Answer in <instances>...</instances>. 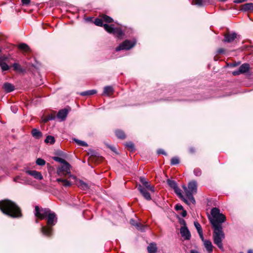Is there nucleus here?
<instances>
[{
  "mask_svg": "<svg viewBox=\"0 0 253 253\" xmlns=\"http://www.w3.org/2000/svg\"><path fill=\"white\" fill-rule=\"evenodd\" d=\"M0 209L4 214L12 217L21 216L20 208L15 203L8 200L0 201Z\"/></svg>",
  "mask_w": 253,
  "mask_h": 253,
  "instance_id": "nucleus-1",
  "label": "nucleus"
},
{
  "mask_svg": "<svg viewBox=\"0 0 253 253\" xmlns=\"http://www.w3.org/2000/svg\"><path fill=\"white\" fill-rule=\"evenodd\" d=\"M209 219L213 228H222V223L226 220V216L220 212L219 209L213 208L211 210Z\"/></svg>",
  "mask_w": 253,
  "mask_h": 253,
  "instance_id": "nucleus-2",
  "label": "nucleus"
},
{
  "mask_svg": "<svg viewBox=\"0 0 253 253\" xmlns=\"http://www.w3.org/2000/svg\"><path fill=\"white\" fill-rule=\"evenodd\" d=\"M47 224L48 226H42L41 227V232L46 236L50 237L52 235V226L55 225L57 221V218L56 214L51 211L47 216Z\"/></svg>",
  "mask_w": 253,
  "mask_h": 253,
  "instance_id": "nucleus-3",
  "label": "nucleus"
},
{
  "mask_svg": "<svg viewBox=\"0 0 253 253\" xmlns=\"http://www.w3.org/2000/svg\"><path fill=\"white\" fill-rule=\"evenodd\" d=\"M184 190L185 196L187 199L191 203L195 204L196 203L195 200L193 197V194L197 193V184L196 181H192L188 184L187 187L185 185L182 186Z\"/></svg>",
  "mask_w": 253,
  "mask_h": 253,
  "instance_id": "nucleus-4",
  "label": "nucleus"
},
{
  "mask_svg": "<svg viewBox=\"0 0 253 253\" xmlns=\"http://www.w3.org/2000/svg\"><path fill=\"white\" fill-rule=\"evenodd\" d=\"M213 243L219 248L220 250L222 251H224L222 240L225 238V234L222 230V228H213Z\"/></svg>",
  "mask_w": 253,
  "mask_h": 253,
  "instance_id": "nucleus-5",
  "label": "nucleus"
},
{
  "mask_svg": "<svg viewBox=\"0 0 253 253\" xmlns=\"http://www.w3.org/2000/svg\"><path fill=\"white\" fill-rule=\"evenodd\" d=\"M71 167L70 164L67 162L58 167L57 168L56 173L58 176H65L69 175L70 177L76 179V177L71 174Z\"/></svg>",
  "mask_w": 253,
  "mask_h": 253,
  "instance_id": "nucleus-6",
  "label": "nucleus"
},
{
  "mask_svg": "<svg viewBox=\"0 0 253 253\" xmlns=\"http://www.w3.org/2000/svg\"><path fill=\"white\" fill-rule=\"evenodd\" d=\"M104 28L109 33L113 34L119 38H121L124 36V33L122 29L120 28H114L113 25H109L105 24Z\"/></svg>",
  "mask_w": 253,
  "mask_h": 253,
  "instance_id": "nucleus-7",
  "label": "nucleus"
},
{
  "mask_svg": "<svg viewBox=\"0 0 253 253\" xmlns=\"http://www.w3.org/2000/svg\"><path fill=\"white\" fill-rule=\"evenodd\" d=\"M136 41L126 40L116 48V51H119L121 50H129L132 48L136 44Z\"/></svg>",
  "mask_w": 253,
  "mask_h": 253,
  "instance_id": "nucleus-8",
  "label": "nucleus"
},
{
  "mask_svg": "<svg viewBox=\"0 0 253 253\" xmlns=\"http://www.w3.org/2000/svg\"><path fill=\"white\" fill-rule=\"evenodd\" d=\"M51 211L48 208L40 209L37 206L35 207V215L40 219H44L49 214Z\"/></svg>",
  "mask_w": 253,
  "mask_h": 253,
  "instance_id": "nucleus-9",
  "label": "nucleus"
},
{
  "mask_svg": "<svg viewBox=\"0 0 253 253\" xmlns=\"http://www.w3.org/2000/svg\"><path fill=\"white\" fill-rule=\"evenodd\" d=\"M137 188L140 192L142 196L147 201L151 200V195L149 193L150 192L147 188L143 187L141 185L139 184L137 186Z\"/></svg>",
  "mask_w": 253,
  "mask_h": 253,
  "instance_id": "nucleus-10",
  "label": "nucleus"
},
{
  "mask_svg": "<svg viewBox=\"0 0 253 253\" xmlns=\"http://www.w3.org/2000/svg\"><path fill=\"white\" fill-rule=\"evenodd\" d=\"M250 68L249 64L245 63L242 64L237 70L233 72L232 74L234 76L239 75L241 74H243L247 72Z\"/></svg>",
  "mask_w": 253,
  "mask_h": 253,
  "instance_id": "nucleus-11",
  "label": "nucleus"
},
{
  "mask_svg": "<svg viewBox=\"0 0 253 253\" xmlns=\"http://www.w3.org/2000/svg\"><path fill=\"white\" fill-rule=\"evenodd\" d=\"M8 58L5 56H0V66L2 71H7L9 69V66L6 63Z\"/></svg>",
  "mask_w": 253,
  "mask_h": 253,
  "instance_id": "nucleus-12",
  "label": "nucleus"
},
{
  "mask_svg": "<svg viewBox=\"0 0 253 253\" xmlns=\"http://www.w3.org/2000/svg\"><path fill=\"white\" fill-rule=\"evenodd\" d=\"M181 236L185 240H189L191 237V234L187 227H181L180 229Z\"/></svg>",
  "mask_w": 253,
  "mask_h": 253,
  "instance_id": "nucleus-13",
  "label": "nucleus"
},
{
  "mask_svg": "<svg viewBox=\"0 0 253 253\" xmlns=\"http://www.w3.org/2000/svg\"><path fill=\"white\" fill-rule=\"evenodd\" d=\"M26 172L27 174L33 176L35 178L37 179L42 180L43 179V176L42 173L38 171L28 170H26Z\"/></svg>",
  "mask_w": 253,
  "mask_h": 253,
  "instance_id": "nucleus-14",
  "label": "nucleus"
},
{
  "mask_svg": "<svg viewBox=\"0 0 253 253\" xmlns=\"http://www.w3.org/2000/svg\"><path fill=\"white\" fill-rule=\"evenodd\" d=\"M68 113V110L67 109H63L60 110L57 114V118L60 121H64L67 117Z\"/></svg>",
  "mask_w": 253,
  "mask_h": 253,
  "instance_id": "nucleus-15",
  "label": "nucleus"
},
{
  "mask_svg": "<svg viewBox=\"0 0 253 253\" xmlns=\"http://www.w3.org/2000/svg\"><path fill=\"white\" fill-rule=\"evenodd\" d=\"M175 193L178 196V197L183 200L186 204L187 205H190V202L187 199V198L185 197L181 193V189L177 186L175 188L173 189Z\"/></svg>",
  "mask_w": 253,
  "mask_h": 253,
  "instance_id": "nucleus-16",
  "label": "nucleus"
},
{
  "mask_svg": "<svg viewBox=\"0 0 253 253\" xmlns=\"http://www.w3.org/2000/svg\"><path fill=\"white\" fill-rule=\"evenodd\" d=\"M237 37V35L235 33H228L224 36V39L223 41L225 42H232Z\"/></svg>",
  "mask_w": 253,
  "mask_h": 253,
  "instance_id": "nucleus-17",
  "label": "nucleus"
},
{
  "mask_svg": "<svg viewBox=\"0 0 253 253\" xmlns=\"http://www.w3.org/2000/svg\"><path fill=\"white\" fill-rule=\"evenodd\" d=\"M140 180L141 182L142 183L143 185H142L143 187L147 188L149 190V191L154 193L155 191L154 187L153 186H151L148 181L146 180V179L144 177H140Z\"/></svg>",
  "mask_w": 253,
  "mask_h": 253,
  "instance_id": "nucleus-18",
  "label": "nucleus"
},
{
  "mask_svg": "<svg viewBox=\"0 0 253 253\" xmlns=\"http://www.w3.org/2000/svg\"><path fill=\"white\" fill-rule=\"evenodd\" d=\"M76 184L79 188L83 190H86L89 189L88 184L82 180H77Z\"/></svg>",
  "mask_w": 253,
  "mask_h": 253,
  "instance_id": "nucleus-19",
  "label": "nucleus"
},
{
  "mask_svg": "<svg viewBox=\"0 0 253 253\" xmlns=\"http://www.w3.org/2000/svg\"><path fill=\"white\" fill-rule=\"evenodd\" d=\"M13 181L15 182H19L22 184H28L29 183L27 178L25 177L18 175L13 178Z\"/></svg>",
  "mask_w": 253,
  "mask_h": 253,
  "instance_id": "nucleus-20",
  "label": "nucleus"
},
{
  "mask_svg": "<svg viewBox=\"0 0 253 253\" xmlns=\"http://www.w3.org/2000/svg\"><path fill=\"white\" fill-rule=\"evenodd\" d=\"M2 88L7 93L13 91L15 88L13 85L8 83H4L2 86Z\"/></svg>",
  "mask_w": 253,
  "mask_h": 253,
  "instance_id": "nucleus-21",
  "label": "nucleus"
},
{
  "mask_svg": "<svg viewBox=\"0 0 253 253\" xmlns=\"http://www.w3.org/2000/svg\"><path fill=\"white\" fill-rule=\"evenodd\" d=\"M203 242L207 251L209 253H211L212 252L213 248L211 242L210 241L207 240L204 241Z\"/></svg>",
  "mask_w": 253,
  "mask_h": 253,
  "instance_id": "nucleus-22",
  "label": "nucleus"
},
{
  "mask_svg": "<svg viewBox=\"0 0 253 253\" xmlns=\"http://www.w3.org/2000/svg\"><path fill=\"white\" fill-rule=\"evenodd\" d=\"M147 250L149 253H156L157 252V245L154 243H152L147 247Z\"/></svg>",
  "mask_w": 253,
  "mask_h": 253,
  "instance_id": "nucleus-23",
  "label": "nucleus"
},
{
  "mask_svg": "<svg viewBox=\"0 0 253 253\" xmlns=\"http://www.w3.org/2000/svg\"><path fill=\"white\" fill-rule=\"evenodd\" d=\"M32 136L36 139H39L42 136V133L38 129L34 128L32 130Z\"/></svg>",
  "mask_w": 253,
  "mask_h": 253,
  "instance_id": "nucleus-24",
  "label": "nucleus"
},
{
  "mask_svg": "<svg viewBox=\"0 0 253 253\" xmlns=\"http://www.w3.org/2000/svg\"><path fill=\"white\" fill-rule=\"evenodd\" d=\"M130 223L131 225L135 226L137 229L140 230L141 231L143 230V226L141 225V224L140 223L138 222L134 219H131L130 220Z\"/></svg>",
  "mask_w": 253,
  "mask_h": 253,
  "instance_id": "nucleus-25",
  "label": "nucleus"
},
{
  "mask_svg": "<svg viewBox=\"0 0 253 253\" xmlns=\"http://www.w3.org/2000/svg\"><path fill=\"white\" fill-rule=\"evenodd\" d=\"M114 91L113 88L111 86H107L104 87L103 90V94L109 96L113 94Z\"/></svg>",
  "mask_w": 253,
  "mask_h": 253,
  "instance_id": "nucleus-26",
  "label": "nucleus"
},
{
  "mask_svg": "<svg viewBox=\"0 0 253 253\" xmlns=\"http://www.w3.org/2000/svg\"><path fill=\"white\" fill-rule=\"evenodd\" d=\"M115 134L117 137L120 139H125L126 137V135L124 132L121 130H117L115 131Z\"/></svg>",
  "mask_w": 253,
  "mask_h": 253,
  "instance_id": "nucleus-27",
  "label": "nucleus"
},
{
  "mask_svg": "<svg viewBox=\"0 0 253 253\" xmlns=\"http://www.w3.org/2000/svg\"><path fill=\"white\" fill-rule=\"evenodd\" d=\"M18 48L22 50H24L25 51L28 52L30 50V47L29 46L24 43H20L18 45Z\"/></svg>",
  "mask_w": 253,
  "mask_h": 253,
  "instance_id": "nucleus-28",
  "label": "nucleus"
},
{
  "mask_svg": "<svg viewBox=\"0 0 253 253\" xmlns=\"http://www.w3.org/2000/svg\"><path fill=\"white\" fill-rule=\"evenodd\" d=\"M243 9L245 10H251L253 12V3H246L243 5Z\"/></svg>",
  "mask_w": 253,
  "mask_h": 253,
  "instance_id": "nucleus-29",
  "label": "nucleus"
},
{
  "mask_svg": "<svg viewBox=\"0 0 253 253\" xmlns=\"http://www.w3.org/2000/svg\"><path fill=\"white\" fill-rule=\"evenodd\" d=\"M97 92L96 90H89L85 91L81 93V95L82 96L91 95L95 94Z\"/></svg>",
  "mask_w": 253,
  "mask_h": 253,
  "instance_id": "nucleus-30",
  "label": "nucleus"
},
{
  "mask_svg": "<svg viewBox=\"0 0 253 253\" xmlns=\"http://www.w3.org/2000/svg\"><path fill=\"white\" fill-rule=\"evenodd\" d=\"M12 67L13 68V69L17 72H22L24 71V70L22 68L20 65L18 63H14L12 65Z\"/></svg>",
  "mask_w": 253,
  "mask_h": 253,
  "instance_id": "nucleus-31",
  "label": "nucleus"
},
{
  "mask_svg": "<svg viewBox=\"0 0 253 253\" xmlns=\"http://www.w3.org/2000/svg\"><path fill=\"white\" fill-rule=\"evenodd\" d=\"M44 142L46 143L53 144L55 142L54 137L51 135H48L45 138Z\"/></svg>",
  "mask_w": 253,
  "mask_h": 253,
  "instance_id": "nucleus-32",
  "label": "nucleus"
},
{
  "mask_svg": "<svg viewBox=\"0 0 253 253\" xmlns=\"http://www.w3.org/2000/svg\"><path fill=\"white\" fill-rule=\"evenodd\" d=\"M102 19H103V21L104 22H107V23H111L113 21V19L106 15H103L102 16H101Z\"/></svg>",
  "mask_w": 253,
  "mask_h": 253,
  "instance_id": "nucleus-33",
  "label": "nucleus"
},
{
  "mask_svg": "<svg viewBox=\"0 0 253 253\" xmlns=\"http://www.w3.org/2000/svg\"><path fill=\"white\" fill-rule=\"evenodd\" d=\"M73 140L79 145L80 146H85V147H87L88 146L87 144L84 141H82V140H79V139H76V138H74L73 139Z\"/></svg>",
  "mask_w": 253,
  "mask_h": 253,
  "instance_id": "nucleus-34",
  "label": "nucleus"
},
{
  "mask_svg": "<svg viewBox=\"0 0 253 253\" xmlns=\"http://www.w3.org/2000/svg\"><path fill=\"white\" fill-rule=\"evenodd\" d=\"M103 19L102 18V17H101L100 18H96L95 19V21H94V24L97 25V26H103L104 27V25L103 24Z\"/></svg>",
  "mask_w": 253,
  "mask_h": 253,
  "instance_id": "nucleus-35",
  "label": "nucleus"
},
{
  "mask_svg": "<svg viewBox=\"0 0 253 253\" xmlns=\"http://www.w3.org/2000/svg\"><path fill=\"white\" fill-rule=\"evenodd\" d=\"M167 183L169 186L172 189H174L177 186L176 183L172 180L168 179L167 180Z\"/></svg>",
  "mask_w": 253,
  "mask_h": 253,
  "instance_id": "nucleus-36",
  "label": "nucleus"
},
{
  "mask_svg": "<svg viewBox=\"0 0 253 253\" xmlns=\"http://www.w3.org/2000/svg\"><path fill=\"white\" fill-rule=\"evenodd\" d=\"M53 160H54L55 161H56V162H58L59 163H60L62 164H64L66 163H67V162L66 161H65L64 159L61 158H60V157H53L52 158Z\"/></svg>",
  "mask_w": 253,
  "mask_h": 253,
  "instance_id": "nucleus-37",
  "label": "nucleus"
},
{
  "mask_svg": "<svg viewBox=\"0 0 253 253\" xmlns=\"http://www.w3.org/2000/svg\"><path fill=\"white\" fill-rule=\"evenodd\" d=\"M179 163V159L177 157H174L171 158L170 160L171 165H175Z\"/></svg>",
  "mask_w": 253,
  "mask_h": 253,
  "instance_id": "nucleus-38",
  "label": "nucleus"
},
{
  "mask_svg": "<svg viewBox=\"0 0 253 253\" xmlns=\"http://www.w3.org/2000/svg\"><path fill=\"white\" fill-rule=\"evenodd\" d=\"M126 146L131 151H133L135 149L133 143L131 142L126 143Z\"/></svg>",
  "mask_w": 253,
  "mask_h": 253,
  "instance_id": "nucleus-39",
  "label": "nucleus"
},
{
  "mask_svg": "<svg viewBox=\"0 0 253 253\" xmlns=\"http://www.w3.org/2000/svg\"><path fill=\"white\" fill-rule=\"evenodd\" d=\"M36 163L37 165L40 166H43L45 164V161L41 158H38L36 161Z\"/></svg>",
  "mask_w": 253,
  "mask_h": 253,
  "instance_id": "nucleus-40",
  "label": "nucleus"
},
{
  "mask_svg": "<svg viewBox=\"0 0 253 253\" xmlns=\"http://www.w3.org/2000/svg\"><path fill=\"white\" fill-rule=\"evenodd\" d=\"M192 4L201 6L203 5V0H193Z\"/></svg>",
  "mask_w": 253,
  "mask_h": 253,
  "instance_id": "nucleus-41",
  "label": "nucleus"
},
{
  "mask_svg": "<svg viewBox=\"0 0 253 253\" xmlns=\"http://www.w3.org/2000/svg\"><path fill=\"white\" fill-rule=\"evenodd\" d=\"M194 173L197 176H200L202 174L201 170L199 168H196L194 170Z\"/></svg>",
  "mask_w": 253,
  "mask_h": 253,
  "instance_id": "nucleus-42",
  "label": "nucleus"
},
{
  "mask_svg": "<svg viewBox=\"0 0 253 253\" xmlns=\"http://www.w3.org/2000/svg\"><path fill=\"white\" fill-rule=\"evenodd\" d=\"M194 226L196 227V229L197 230L198 232L201 231L202 230V227L201 226V225L200 223L197 221L194 222Z\"/></svg>",
  "mask_w": 253,
  "mask_h": 253,
  "instance_id": "nucleus-43",
  "label": "nucleus"
},
{
  "mask_svg": "<svg viewBox=\"0 0 253 253\" xmlns=\"http://www.w3.org/2000/svg\"><path fill=\"white\" fill-rule=\"evenodd\" d=\"M63 183V185L65 187H69L71 185V182L67 179H64Z\"/></svg>",
  "mask_w": 253,
  "mask_h": 253,
  "instance_id": "nucleus-44",
  "label": "nucleus"
},
{
  "mask_svg": "<svg viewBox=\"0 0 253 253\" xmlns=\"http://www.w3.org/2000/svg\"><path fill=\"white\" fill-rule=\"evenodd\" d=\"M46 117L48 118V120H53L56 118V116L54 114H51Z\"/></svg>",
  "mask_w": 253,
  "mask_h": 253,
  "instance_id": "nucleus-45",
  "label": "nucleus"
},
{
  "mask_svg": "<svg viewBox=\"0 0 253 253\" xmlns=\"http://www.w3.org/2000/svg\"><path fill=\"white\" fill-rule=\"evenodd\" d=\"M175 209L176 211L183 210V207L181 205H176L175 207Z\"/></svg>",
  "mask_w": 253,
  "mask_h": 253,
  "instance_id": "nucleus-46",
  "label": "nucleus"
},
{
  "mask_svg": "<svg viewBox=\"0 0 253 253\" xmlns=\"http://www.w3.org/2000/svg\"><path fill=\"white\" fill-rule=\"evenodd\" d=\"M179 222L181 225H183L182 227H186V222L184 219H180Z\"/></svg>",
  "mask_w": 253,
  "mask_h": 253,
  "instance_id": "nucleus-47",
  "label": "nucleus"
},
{
  "mask_svg": "<svg viewBox=\"0 0 253 253\" xmlns=\"http://www.w3.org/2000/svg\"><path fill=\"white\" fill-rule=\"evenodd\" d=\"M198 233H199V235L200 237V238L202 239V240L204 242V241H205L206 240L204 239V236H203V231L202 230L201 231H199V232H198Z\"/></svg>",
  "mask_w": 253,
  "mask_h": 253,
  "instance_id": "nucleus-48",
  "label": "nucleus"
},
{
  "mask_svg": "<svg viewBox=\"0 0 253 253\" xmlns=\"http://www.w3.org/2000/svg\"><path fill=\"white\" fill-rule=\"evenodd\" d=\"M225 52V50L223 48H219L217 50L218 54H223Z\"/></svg>",
  "mask_w": 253,
  "mask_h": 253,
  "instance_id": "nucleus-49",
  "label": "nucleus"
},
{
  "mask_svg": "<svg viewBox=\"0 0 253 253\" xmlns=\"http://www.w3.org/2000/svg\"><path fill=\"white\" fill-rule=\"evenodd\" d=\"M158 153L159 154H164L167 155V153L165 152L163 149H159L158 150Z\"/></svg>",
  "mask_w": 253,
  "mask_h": 253,
  "instance_id": "nucleus-50",
  "label": "nucleus"
},
{
  "mask_svg": "<svg viewBox=\"0 0 253 253\" xmlns=\"http://www.w3.org/2000/svg\"><path fill=\"white\" fill-rule=\"evenodd\" d=\"M22 4L24 5H28L29 4L30 0H21Z\"/></svg>",
  "mask_w": 253,
  "mask_h": 253,
  "instance_id": "nucleus-51",
  "label": "nucleus"
},
{
  "mask_svg": "<svg viewBox=\"0 0 253 253\" xmlns=\"http://www.w3.org/2000/svg\"><path fill=\"white\" fill-rule=\"evenodd\" d=\"M247 0H234V2L235 3H240L247 1Z\"/></svg>",
  "mask_w": 253,
  "mask_h": 253,
  "instance_id": "nucleus-52",
  "label": "nucleus"
},
{
  "mask_svg": "<svg viewBox=\"0 0 253 253\" xmlns=\"http://www.w3.org/2000/svg\"><path fill=\"white\" fill-rule=\"evenodd\" d=\"M181 214L183 217H185L187 215L186 211L184 210H182V212H181Z\"/></svg>",
  "mask_w": 253,
  "mask_h": 253,
  "instance_id": "nucleus-53",
  "label": "nucleus"
},
{
  "mask_svg": "<svg viewBox=\"0 0 253 253\" xmlns=\"http://www.w3.org/2000/svg\"><path fill=\"white\" fill-rule=\"evenodd\" d=\"M48 121H49V120H48V118L47 117L43 118L42 119V122H43L44 123H46Z\"/></svg>",
  "mask_w": 253,
  "mask_h": 253,
  "instance_id": "nucleus-54",
  "label": "nucleus"
},
{
  "mask_svg": "<svg viewBox=\"0 0 253 253\" xmlns=\"http://www.w3.org/2000/svg\"><path fill=\"white\" fill-rule=\"evenodd\" d=\"M11 108L12 111L14 113H15L17 112V108H16V107H11Z\"/></svg>",
  "mask_w": 253,
  "mask_h": 253,
  "instance_id": "nucleus-55",
  "label": "nucleus"
},
{
  "mask_svg": "<svg viewBox=\"0 0 253 253\" xmlns=\"http://www.w3.org/2000/svg\"><path fill=\"white\" fill-rule=\"evenodd\" d=\"M64 180V179L61 178H57V179H56V181H57V182H63Z\"/></svg>",
  "mask_w": 253,
  "mask_h": 253,
  "instance_id": "nucleus-56",
  "label": "nucleus"
},
{
  "mask_svg": "<svg viewBox=\"0 0 253 253\" xmlns=\"http://www.w3.org/2000/svg\"><path fill=\"white\" fill-rule=\"evenodd\" d=\"M189 151L191 153H193L195 152V149L194 148H190Z\"/></svg>",
  "mask_w": 253,
  "mask_h": 253,
  "instance_id": "nucleus-57",
  "label": "nucleus"
},
{
  "mask_svg": "<svg viewBox=\"0 0 253 253\" xmlns=\"http://www.w3.org/2000/svg\"><path fill=\"white\" fill-rule=\"evenodd\" d=\"M191 253H199L196 250H191Z\"/></svg>",
  "mask_w": 253,
  "mask_h": 253,
  "instance_id": "nucleus-58",
  "label": "nucleus"
},
{
  "mask_svg": "<svg viewBox=\"0 0 253 253\" xmlns=\"http://www.w3.org/2000/svg\"><path fill=\"white\" fill-rule=\"evenodd\" d=\"M248 253H253V250L250 249L248 251Z\"/></svg>",
  "mask_w": 253,
  "mask_h": 253,
  "instance_id": "nucleus-59",
  "label": "nucleus"
},
{
  "mask_svg": "<svg viewBox=\"0 0 253 253\" xmlns=\"http://www.w3.org/2000/svg\"><path fill=\"white\" fill-rule=\"evenodd\" d=\"M110 148L112 149V150L114 151V147H110Z\"/></svg>",
  "mask_w": 253,
  "mask_h": 253,
  "instance_id": "nucleus-60",
  "label": "nucleus"
},
{
  "mask_svg": "<svg viewBox=\"0 0 253 253\" xmlns=\"http://www.w3.org/2000/svg\"><path fill=\"white\" fill-rule=\"evenodd\" d=\"M36 222L37 223H38V221L37 220H36Z\"/></svg>",
  "mask_w": 253,
  "mask_h": 253,
  "instance_id": "nucleus-61",
  "label": "nucleus"
},
{
  "mask_svg": "<svg viewBox=\"0 0 253 253\" xmlns=\"http://www.w3.org/2000/svg\"><path fill=\"white\" fill-rule=\"evenodd\" d=\"M242 253V252H241V253Z\"/></svg>",
  "mask_w": 253,
  "mask_h": 253,
  "instance_id": "nucleus-62",
  "label": "nucleus"
}]
</instances>
